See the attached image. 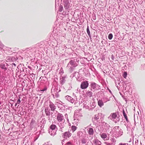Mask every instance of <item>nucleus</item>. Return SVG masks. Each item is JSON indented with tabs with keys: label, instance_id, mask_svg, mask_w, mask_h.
Here are the masks:
<instances>
[{
	"label": "nucleus",
	"instance_id": "obj_35",
	"mask_svg": "<svg viewBox=\"0 0 145 145\" xmlns=\"http://www.w3.org/2000/svg\"><path fill=\"white\" fill-rule=\"evenodd\" d=\"M101 137L103 139H105L107 137V135L105 133H102L101 135Z\"/></svg>",
	"mask_w": 145,
	"mask_h": 145
},
{
	"label": "nucleus",
	"instance_id": "obj_57",
	"mask_svg": "<svg viewBox=\"0 0 145 145\" xmlns=\"http://www.w3.org/2000/svg\"><path fill=\"white\" fill-rule=\"evenodd\" d=\"M108 91H109V92L111 94H112V93L111 91L108 88Z\"/></svg>",
	"mask_w": 145,
	"mask_h": 145
},
{
	"label": "nucleus",
	"instance_id": "obj_43",
	"mask_svg": "<svg viewBox=\"0 0 145 145\" xmlns=\"http://www.w3.org/2000/svg\"><path fill=\"white\" fill-rule=\"evenodd\" d=\"M123 116H124L125 118V119L126 121L127 122H129V121L128 119V118H127V114H126V115H124Z\"/></svg>",
	"mask_w": 145,
	"mask_h": 145
},
{
	"label": "nucleus",
	"instance_id": "obj_59",
	"mask_svg": "<svg viewBox=\"0 0 145 145\" xmlns=\"http://www.w3.org/2000/svg\"><path fill=\"white\" fill-rule=\"evenodd\" d=\"M124 100H125V101L127 102V98H124Z\"/></svg>",
	"mask_w": 145,
	"mask_h": 145
},
{
	"label": "nucleus",
	"instance_id": "obj_52",
	"mask_svg": "<svg viewBox=\"0 0 145 145\" xmlns=\"http://www.w3.org/2000/svg\"><path fill=\"white\" fill-rule=\"evenodd\" d=\"M111 58H112V60H114V56L113 55H112V56H111Z\"/></svg>",
	"mask_w": 145,
	"mask_h": 145
},
{
	"label": "nucleus",
	"instance_id": "obj_13",
	"mask_svg": "<svg viewBox=\"0 0 145 145\" xmlns=\"http://www.w3.org/2000/svg\"><path fill=\"white\" fill-rule=\"evenodd\" d=\"M15 68H13L12 65H11V64L8 65L7 64V70H6V71L7 70V72H8V74L9 76V74H10V69H11L12 71L13 72L14 70V69Z\"/></svg>",
	"mask_w": 145,
	"mask_h": 145
},
{
	"label": "nucleus",
	"instance_id": "obj_14",
	"mask_svg": "<svg viewBox=\"0 0 145 145\" xmlns=\"http://www.w3.org/2000/svg\"><path fill=\"white\" fill-rule=\"evenodd\" d=\"M63 4L64 8L66 9H68L69 8L70 3H69V0H63Z\"/></svg>",
	"mask_w": 145,
	"mask_h": 145
},
{
	"label": "nucleus",
	"instance_id": "obj_16",
	"mask_svg": "<svg viewBox=\"0 0 145 145\" xmlns=\"http://www.w3.org/2000/svg\"><path fill=\"white\" fill-rule=\"evenodd\" d=\"M101 125L102 128H103L104 129H105V130H108L110 127V125L108 124L105 122L102 123Z\"/></svg>",
	"mask_w": 145,
	"mask_h": 145
},
{
	"label": "nucleus",
	"instance_id": "obj_60",
	"mask_svg": "<svg viewBox=\"0 0 145 145\" xmlns=\"http://www.w3.org/2000/svg\"><path fill=\"white\" fill-rule=\"evenodd\" d=\"M56 1L57 0H55V4H56V5H55V7L56 8V6H57L56 5Z\"/></svg>",
	"mask_w": 145,
	"mask_h": 145
},
{
	"label": "nucleus",
	"instance_id": "obj_40",
	"mask_svg": "<svg viewBox=\"0 0 145 145\" xmlns=\"http://www.w3.org/2000/svg\"><path fill=\"white\" fill-rule=\"evenodd\" d=\"M103 93V92L102 91H100L99 92H97L96 93V95L99 97L100 96V95L101 94Z\"/></svg>",
	"mask_w": 145,
	"mask_h": 145
},
{
	"label": "nucleus",
	"instance_id": "obj_7",
	"mask_svg": "<svg viewBox=\"0 0 145 145\" xmlns=\"http://www.w3.org/2000/svg\"><path fill=\"white\" fill-rule=\"evenodd\" d=\"M60 91V89H58V88L56 87L54 88L52 87L51 89V91L52 93V95L54 97L55 96L56 97H58L59 95L58 92Z\"/></svg>",
	"mask_w": 145,
	"mask_h": 145
},
{
	"label": "nucleus",
	"instance_id": "obj_47",
	"mask_svg": "<svg viewBox=\"0 0 145 145\" xmlns=\"http://www.w3.org/2000/svg\"><path fill=\"white\" fill-rule=\"evenodd\" d=\"M111 140L112 142H116V140H115V138H112Z\"/></svg>",
	"mask_w": 145,
	"mask_h": 145
},
{
	"label": "nucleus",
	"instance_id": "obj_21",
	"mask_svg": "<svg viewBox=\"0 0 145 145\" xmlns=\"http://www.w3.org/2000/svg\"><path fill=\"white\" fill-rule=\"evenodd\" d=\"M97 103L99 106L101 108L104 105V103L101 99H99V100H98Z\"/></svg>",
	"mask_w": 145,
	"mask_h": 145
},
{
	"label": "nucleus",
	"instance_id": "obj_48",
	"mask_svg": "<svg viewBox=\"0 0 145 145\" xmlns=\"http://www.w3.org/2000/svg\"><path fill=\"white\" fill-rule=\"evenodd\" d=\"M11 65H12L13 68H15L16 67V65L14 63H12Z\"/></svg>",
	"mask_w": 145,
	"mask_h": 145
},
{
	"label": "nucleus",
	"instance_id": "obj_31",
	"mask_svg": "<svg viewBox=\"0 0 145 145\" xmlns=\"http://www.w3.org/2000/svg\"><path fill=\"white\" fill-rule=\"evenodd\" d=\"M38 44H39V47L40 48H42L44 47H44L45 45L44 43L43 42H41L40 43H38Z\"/></svg>",
	"mask_w": 145,
	"mask_h": 145
},
{
	"label": "nucleus",
	"instance_id": "obj_56",
	"mask_svg": "<svg viewBox=\"0 0 145 145\" xmlns=\"http://www.w3.org/2000/svg\"><path fill=\"white\" fill-rule=\"evenodd\" d=\"M67 144V145H69V144H71V142H68L67 144Z\"/></svg>",
	"mask_w": 145,
	"mask_h": 145
},
{
	"label": "nucleus",
	"instance_id": "obj_15",
	"mask_svg": "<svg viewBox=\"0 0 145 145\" xmlns=\"http://www.w3.org/2000/svg\"><path fill=\"white\" fill-rule=\"evenodd\" d=\"M47 103H49L48 105L50 107L51 110L52 111H54L56 109V106L55 105L51 102L50 100H48L47 101Z\"/></svg>",
	"mask_w": 145,
	"mask_h": 145
},
{
	"label": "nucleus",
	"instance_id": "obj_32",
	"mask_svg": "<svg viewBox=\"0 0 145 145\" xmlns=\"http://www.w3.org/2000/svg\"><path fill=\"white\" fill-rule=\"evenodd\" d=\"M18 58L17 56L12 57L10 58L11 60L12 61H16L18 59Z\"/></svg>",
	"mask_w": 145,
	"mask_h": 145
},
{
	"label": "nucleus",
	"instance_id": "obj_37",
	"mask_svg": "<svg viewBox=\"0 0 145 145\" xmlns=\"http://www.w3.org/2000/svg\"><path fill=\"white\" fill-rule=\"evenodd\" d=\"M113 35L112 33H110L108 36V39L110 40H111L112 39L113 37Z\"/></svg>",
	"mask_w": 145,
	"mask_h": 145
},
{
	"label": "nucleus",
	"instance_id": "obj_49",
	"mask_svg": "<svg viewBox=\"0 0 145 145\" xmlns=\"http://www.w3.org/2000/svg\"><path fill=\"white\" fill-rule=\"evenodd\" d=\"M82 144H85L86 143V142L85 140H82Z\"/></svg>",
	"mask_w": 145,
	"mask_h": 145
},
{
	"label": "nucleus",
	"instance_id": "obj_5",
	"mask_svg": "<svg viewBox=\"0 0 145 145\" xmlns=\"http://www.w3.org/2000/svg\"><path fill=\"white\" fill-rule=\"evenodd\" d=\"M90 83L89 88L91 91H94L99 90L101 89L100 86L95 83V82H92Z\"/></svg>",
	"mask_w": 145,
	"mask_h": 145
},
{
	"label": "nucleus",
	"instance_id": "obj_50",
	"mask_svg": "<svg viewBox=\"0 0 145 145\" xmlns=\"http://www.w3.org/2000/svg\"><path fill=\"white\" fill-rule=\"evenodd\" d=\"M93 20H95L96 19V16L95 14H94V16H93Z\"/></svg>",
	"mask_w": 145,
	"mask_h": 145
},
{
	"label": "nucleus",
	"instance_id": "obj_42",
	"mask_svg": "<svg viewBox=\"0 0 145 145\" xmlns=\"http://www.w3.org/2000/svg\"><path fill=\"white\" fill-rule=\"evenodd\" d=\"M127 76V72H124L123 75V76L124 77V78H126Z\"/></svg>",
	"mask_w": 145,
	"mask_h": 145
},
{
	"label": "nucleus",
	"instance_id": "obj_63",
	"mask_svg": "<svg viewBox=\"0 0 145 145\" xmlns=\"http://www.w3.org/2000/svg\"><path fill=\"white\" fill-rule=\"evenodd\" d=\"M46 103H47V106H48V104H49V103H47V101H46Z\"/></svg>",
	"mask_w": 145,
	"mask_h": 145
},
{
	"label": "nucleus",
	"instance_id": "obj_27",
	"mask_svg": "<svg viewBox=\"0 0 145 145\" xmlns=\"http://www.w3.org/2000/svg\"><path fill=\"white\" fill-rule=\"evenodd\" d=\"M139 69L140 71H143L145 70V64H142L139 67Z\"/></svg>",
	"mask_w": 145,
	"mask_h": 145
},
{
	"label": "nucleus",
	"instance_id": "obj_28",
	"mask_svg": "<svg viewBox=\"0 0 145 145\" xmlns=\"http://www.w3.org/2000/svg\"><path fill=\"white\" fill-rule=\"evenodd\" d=\"M48 133L51 136H54L56 134V131L55 133L54 134V133H53V131H52V130H50V129H49L48 130Z\"/></svg>",
	"mask_w": 145,
	"mask_h": 145
},
{
	"label": "nucleus",
	"instance_id": "obj_44",
	"mask_svg": "<svg viewBox=\"0 0 145 145\" xmlns=\"http://www.w3.org/2000/svg\"><path fill=\"white\" fill-rule=\"evenodd\" d=\"M62 106H63L65 108H67V105L65 104L64 103H63Z\"/></svg>",
	"mask_w": 145,
	"mask_h": 145
},
{
	"label": "nucleus",
	"instance_id": "obj_41",
	"mask_svg": "<svg viewBox=\"0 0 145 145\" xmlns=\"http://www.w3.org/2000/svg\"><path fill=\"white\" fill-rule=\"evenodd\" d=\"M63 9V7L62 5H61L59 6V12H61Z\"/></svg>",
	"mask_w": 145,
	"mask_h": 145
},
{
	"label": "nucleus",
	"instance_id": "obj_9",
	"mask_svg": "<svg viewBox=\"0 0 145 145\" xmlns=\"http://www.w3.org/2000/svg\"><path fill=\"white\" fill-rule=\"evenodd\" d=\"M57 120L59 122L64 123L65 120L63 115L60 113H58L57 116Z\"/></svg>",
	"mask_w": 145,
	"mask_h": 145
},
{
	"label": "nucleus",
	"instance_id": "obj_53",
	"mask_svg": "<svg viewBox=\"0 0 145 145\" xmlns=\"http://www.w3.org/2000/svg\"><path fill=\"white\" fill-rule=\"evenodd\" d=\"M74 121H76V124H77V123H78V120L77 119V120H76V119H74Z\"/></svg>",
	"mask_w": 145,
	"mask_h": 145
},
{
	"label": "nucleus",
	"instance_id": "obj_20",
	"mask_svg": "<svg viewBox=\"0 0 145 145\" xmlns=\"http://www.w3.org/2000/svg\"><path fill=\"white\" fill-rule=\"evenodd\" d=\"M63 103L60 101L59 100L57 101V102H56L57 105L58 107L60 108H62V105L63 104Z\"/></svg>",
	"mask_w": 145,
	"mask_h": 145
},
{
	"label": "nucleus",
	"instance_id": "obj_64",
	"mask_svg": "<svg viewBox=\"0 0 145 145\" xmlns=\"http://www.w3.org/2000/svg\"><path fill=\"white\" fill-rule=\"evenodd\" d=\"M54 30L53 31V33H54Z\"/></svg>",
	"mask_w": 145,
	"mask_h": 145
},
{
	"label": "nucleus",
	"instance_id": "obj_6",
	"mask_svg": "<svg viewBox=\"0 0 145 145\" xmlns=\"http://www.w3.org/2000/svg\"><path fill=\"white\" fill-rule=\"evenodd\" d=\"M117 114L118 113H117ZM120 116L119 114H118V116L117 115L116 113H113L111 114L110 116L108 117V118H110L111 119H114L113 120L115 123H116L117 122L119 121L120 120Z\"/></svg>",
	"mask_w": 145,
	"mask_h": 145
},
{
	"label": "nucleus",
	"instance_id": "obj_62",
	"mask_svg": "<svg viewBox=\"0 0 145 145\" xmlns=\"http://www.w3.org/2000/svg\"><path fill=\"white\" fill-rule=\"evenodd\" d=\"M98 38H99L98 37H97V36H96V39L98 40Z\"/></svg>",
	"mask_w": 145,
	"mask_h": 145
},
{
	"label": "nucleus",
	"instance_id": "obj_30",
	"mask_svg": "<svg viewBox=\"0 0 145 145\" xmlns=\"http://www.w3.org/2000/svg\"><path fill=\"white\" fill-rule=\"evenodd\" d=\"M101 99L103 101L104 103H106L107 101H109L110 100L107 97H103Z\"/></svg>",
	"mask_w": 145,
	"mask_h": 145
},
{
	"label": "nucleus",
	"instance_id": "obj_26",
	"mask_svg": "<svg viewBox=\"0 0 145 145\" xmlns=\"http://www.w3.org/2000/svg\"><path fill=\"white\" fill-rule=\"evenodd\" d=\"M65 76H62L60 79V82L61 83V84H64L65 82Z\"/></svg>",
	"mask_w": 145,
	"mask_h": 145
},
{
	"label": "nucleus",
	"instance_id": "obj_11",
	"mask_svg": "<svg viewBox=\"0 0 145 145\" xmlns=\"http://www.w3.org/2000/svg\"><path fill=\"white\" fill-rule=\"evenodd\" d=\"M44 117V115L43 113V112H42V116L40 118V119L42 120L41 121V123H42V124L41 125V128L42 130H44V126L45 125V120Z\"/></svg>",
	"mask_w": 145,
	"mask_h": 145
},
{
	"label": "nucleus",
	"instance_id": "obj_12",
	"mask_svg": "<svg viewBox=\"0 0 145 145\" xmlns=\"http://www.w3.org/2000/svg\"><path fill=\"white\" fill-rule=\"evenodd\" d=\"M65 99L72 103H74L75 104L76 103V100L74 99L70 96L67 95L65 96Z\"/></svg>",
	"mask_w": 145,
	"mask_h": 145
},
{
	"label": "nucleus",
	"instance_id": "obj_25",
	"mask_svg": "<svg viewBox=\"0 0 145 145\" xmlns=\"http://www.w3.org/2000/svg\"><path fill=\"white\" fill-rule=\"evenodd\" d=\"M86 31L89 38L91 39V35L89 29V27L88 25L87 26Z\"/></svg>",
	"mask_w": 145,
	"mask_h": 145
},
{
	"label": "nucleus",
	"instance_id": "obj_55",
	"mask_svg": "<svg viewBox=\"0 0 145 145\" xmlns=\"http://www.w3.org/2000/svg\"><path fill=\"white\" fill-rule=\"evenodd\" d=\"M42 109V110H44V112H45V107H43Z\"/></svg>",
	"mask_w": 145,
	"mask_h": 145
},
{
	"label": "nucleus",
	"instance_id": "obj_33",
	"mask_svg": "<svg viewBox=\"0 0 145 145\" xmlns=\"http://www.w3.org/2000/svg\"><path fill=\"white\" fill-rule=\"evenodd\" d=\"M21 97L20 96H19L18 99L17 100V102L16 103L15 106H16L17 105V104H20L21 102V100H20Z\"/></svg>",
	"mask_w": 145,
	"mask_h": 145
},
{
	"label": "nucleus",
	"instance_id": "obj_4",
	"mask_svg": "<svg viewBox=\"0 0 145 145\" xmlns=\"http://www.w3.org/2000/svg\"><path fill=\"white\" fill-rule=\"evenodd\" d=\"M42 72L44 76H42L39 79V80H40V86H41L42 85H43V88L42 89L40 90V91L41 93H42L43 91H45V72L44 70H42Z\"/></svg>",
	"mask_w": 145,
	"mask_h": 145
},
{
	"label": "nucleus",
	"instance_id": "obj_54",
	"mask_svg": "<svg viewBox=\"0 0 145 145\" xmlns=\"http://www.w3.org/2000/svg\"><path fill=\"white\" fill-rule=\"evenodd\" d=\"M24 111L23 112H20V114L21 115H23V114H24Z\"/></svg>",
	"mask_w": 145,
	"mask_h": 145
},
{
	"label": "nucleus",
	"instance_id": "obj_61",
	"mask_svg": "<svg viewBox=\"0 0 145 145\" xmlns=\"http://www.w3.org/2000/svg\"><path fill=\"white\" fill-rule=\"evenodd\" d=\"M28 67L30 69H31V67H30V66H28Z\"/></svg>",
	"mask_w": 145,
	"mask_h": 145
},
{
	"label": "nucleus",
	"instance_id": "obj_17",
	"mask_svg": "<svg viewBox=\"0 0 145 145\" xmlns=\"http://www.w3.org/2000/svg\"><path fill=\"white\" fill-rule=\"evenodd\" d=\"M7 63L6 62H3L1 63L0 64V67L1 68L5 71H6L7 70Z\"/></svg>",
	"mask_w": 145,
	"mask_h": 145
},
{
	"label": "nucleus",
	"instance_id": "obj_3",
	"mask_svg": "<svg viewBox=\"0 0 145 145\" xmlns=\"http://www.w3.org/2000/svg\"><path fill=\"white\" fill-rule=\"evenodd\" d=\"M119 127L118 126H116L113 129L114 131V133L112 134V136L114 137L117 138L121 135L123 134V132L121 129H119ZM113 133V131L110 132L111 133Z\"/></svg>",
	"mask_w": 145,
	"mask_h": 145
},
{
	"label": "nucleus",
	"instance_id": "obj_45",
	"mask_svg": "<svg viewBox=\"0 0 145 145\" xmlns=\"http://www.w3.org/2000/svg\"><path fill=\"white\" fill-rule=\"evenodd\" d=\"M119 145H128V144L126 143H121L119 144Z\"/></svg>",
	"mask_w": 145,
	"mask_h": 145
},
{
	"label": "nucleus",
	"instance_id": "obj_22",
	"mask_svg": "<svg viewBox=\"0 0 145 145\" xmlns=\"http://www.w3.org/2000/svg\"><path fill=\"white\" fill-rule=\"evenodd\" d=\"M39 44L38 43L37 44H36L32 48V50L33 51H34L35 52H36V50L38 49L39 47Z\"/></svg>",
	"mask_w": 145,
	"mask_h": 145
},
{
	"label": "nucleus",
	"instance_id": "obj_2",
	"mask_svg": "<svg viewBox=\"0 0 145 145\" xmlns=\"http://www.w3.org/2000/svg\"><path fill=\"white\" fill-rule=\"evenodd\" d=\"M78 61L77 59H71L68 63L67 67L69 68V71L71 72L73 71L74 68L78 65L76 62Z\"/></svg>",
	"mask_w": 145,
	"mask_h": 145
},
{
	"label": "nucleus",
	"instance_id": "obj_23",
	"mask_svg": "<svg viewBox=\"0 0 145 145\" xmlns=\"http://www.w3.org/2000/svg\"><path fill=\"white\" fill-rule=\"evenodd\" d=\"M86 95L89 97H91L93 95V93L91 91H88L86 92Z\"/></svg>",
	"mask_w": 145,
	"mask_h": 145
},
{
	"label": "nucleus",
	"instance_id": "obj_46",
	"mask_svg": "<svg viewBox=\"0 0 145 145\" xmlns=\"http://www.w3.org/2000/svg\"><path fill=\"white\" fill-rule=\"evenodd\" d=\"M51 117H51V118H52ZM50 116H48V118H47L48 119V120H49V122H50L52 120L51 119H50Z\"/></svg>",
	"mask_w": 145,
	"mask_h": 145
},
{
	"label": "nucleus",
	"instance_id": "obj_51",
	"mask_svg": "<svg viewBox=\"0 0 145 145\" xmlns=\"http://www.w3.org/2000/svg\"><path fill=\"white\" fill-rule=\"evenodd\" d=\"M123 116L126 114L125 112V111L123 110Z\"/></svg>",
	"mask_w": 145,
	"mask_h": 145
},
{
	"label": "nucleus",
	"instance_id": "obj_1",
	"mask_svg": "<svg viewBox=\"0 0 145 145\" xmlns=\"http://www.w3.org/2000/svg\"><path fill=\"white\" fill-rule=\"evenodd\" d=\"M27 69L24 65L21 64L19 65L16 71V75L19 77H20L21 75L23 76L26 75L29 72Z\"/></svg>",
	"mask_w": 145,
	"mask_h": 145
},
{
	"label": "nucleus",
	"instance_id": "obj_24",
	"mask_svg": "<svg viewBox=\"0 0 145 145\" xmlns=\"http://www.w3.org/2000/svg\"><path fill=\"white\" fill-rule=\"evenodd\" d=\"M88 133L89 135H93L94 133V131L92 128H89L88 130Z\"/></svg>",
	"mask_w": 145,
	"mask_h": 145
},
{
	"label": "nucleus",
	"instance_id": "obj_19",
	"mask_svg": "<svg viewBox=\"0 0 145 145\" xmlns=\"http://www.w3.org/2000/svg\"><path fill=\"white\" fill-rule=\"evenodd\" d=\"M56 126L55 125H50L49 129H50V130H52L53 131V133H54V134L55 133L56 131H57L56 130Z\"/></svg>",
	"mask_w": 145,
	"mask_h": 145
},
{
	"label": "nucleus",
	"instance_id": "obj_10",
	"mask_svg": "<svg viewBox=\"0 0 145 145\" xmlns=\"http://www.w3.org/2000/svg\"><path fill=\"white\" fill-rule=\"evenodd\" d=\"M88 81L87 80L81 82L80 88L82 89H86L89 86Z\"/></svg>",
	"mask_w": 145,
	"mask_h": 145
},
{
	"label": "nucleus",
	"instance_id": "obj_18",
	"mask_svg": "<svg viewBox=\"0 0 145 145\" xmlns=\"http://www.w3.org/2000/svg\"><path fill=\"white\" fill-rule=\"evenodd\" d=\"M71 135V133L69 132H65L63 134L62 136L64 138L66 139L69 138Z\"/></svg>",
	"mask_w": 145,
	"mask_h": 145
},
{
	"label": "nucleus",
	"instance_id": "obj_36",
	"mask_svg": "<svg viewBox=\"0 0 145 145\" xmlns=\"http://www.w3.org/2000/svg\"><path fill=\"white\" fill-rule=\"evenodd\" d=\"M47 108V107H46V116H49L50 115V111H48L47 110L48 109Z\"/></svg>",
	"mask_w": 145,
	"mask_h": 145
},
{
	"label": "nucleus",
	"instance_id": "obj_38",
	"mask_svg": "<svg viewBox=\"0 0 145 145\" xmlns=\"http://www.w3.org/2000/svg\"><path fill=\"white\" fill-rule=\"evenodd\" d=\"M35 123V120L33 119L32 120L30 123V125L31 126H33L34 124Z\"/></svg>",
	"mask_w": 145,
	"mask_h": 145
},
{
	"label": "nucleus",
	"instance_id": "obj_29",
	"mask_svg": "<svg viewBox=\"0 0 145 145\" xmlns=\"http://www.w3.org/2000/svg\"><path fill=\"white\" fill-rule=\"evenodd\" d=\"M58 124L59 126V127L60 129H61L62 128H63L64 126V123L58 122Z\"/></svg>",
	"mask_w": 145,
	"mask_h": 145
},
{
	"label": "nucleus",
	"instance_id": "obj_8",
	"mask_svg": "<svg viewBox=\"0 0 145 145\" xmlns=\"http://www.w3.org/2000/svg\"><path fill=\"white\" fill-rule=\"evenodd\" d=\"M99 118V114L95 115V116L92 118V120L94 124L96 125L97 124H98V123H100Z\"/></svg>",
	"mask_w": 145,
	"mask_h": 145
},
{
	"label": "nucleus",
	"instance_id": "obj_58",
	"mask_svg": "<svg viewBox=\"0 0 145 145\" xmlns=\"http://www.w3.org/2000/svg\"><path fill=\"white\" fill-rule=\"evenodd\" d=\"M12 51H9V52L8 53L9 54H12Z\"/></svg>",
	"mask_w": 145,
	"mask_h": 145
},
{
	"label": "nucleus",
	"instance_id": "obj_34",
	"mask_svg": "<svg viewBox=\"0 0 145 145\" xmlns=\"http://www.w3.org/2000/svg\"><path fill=\"white\" fill-rule=\"evenodd\" d=\"M71 128L72 132H73L77 129V127L75 126L72 125Z\"/></svg>",
	"mask_w": 145,
	"mask_h": 145
},
{
	"label": "nucleus",
	"instance_id": "obj_39",
	"mask_svg": "<svg viewBox=\"0 0 145 145\" xmlns=\"http://www.w3.org/2000/svg\"><path fill=\"white\" fill-rule=\"evenodd\" d=\"M96 145H101V142L99 140H96L95 142Z\"/></svg>",
	"mask_w": 145,
	"mask_h": 145
}]
</instances>
